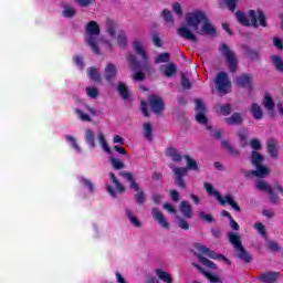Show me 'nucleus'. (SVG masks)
Segmentation results:
<instances>
[{"instance_id": "4c0bfd02", "label": "nucleus", "mask_w": 283, "mask_h": 283, "mask_svg": "<svg viewBox=\"0 0 283 283\" xmlns=\"http://www.w3.org/2000/svg\"><path fill=\"white\" fill-rule=\"evenodd\" d=\"M238 136H239V138H240V143H241L242 147H247L248 140H249V130H247V129H241V130L238 133Z\"/></svg>"}, {"instance_id": "0e129e2a", "label": "nucleus", "mask_w": 283, "mask_h": 283, "mask_svg": "<svg viewBox=\"0 0 283 283\" xmlns=\"http://www.w3.org/2000/svg\"><path fill=\"white\" fill-rule=\"evenodd\" d=\"M164 209H166L168 213H176V208L171 203H164Z\"/></svg>"}, {"instance_id": "4d7b16f0", "label": "nucleus", "mask_w": 283, "mask_h": 283, "mask_svg": "<svg viewBox=\"0 0 283 283\" xmlns=\"http://www.w3.org/2000/svg\"><path fill=\"white\" fill-rule=\"evenodd\" d=\"M238 1L239 0H226V6L229 8V10H231V12H233L238 6Z\"/></svg>"}, {"instance_id": "79ce46f5", "label": "nucleus", "mask_w": 283, "mask_h": 283, "mask_svg": "<svg viewBox=\"0 0 283 283\" xmlns=\"http://www.w3.org/2000/svg\"><path fill=\"white\" fill-rule=\"evenodd\" d=\"M144 135L147 140H151V132H154V128L151 127V124L144 123L143 124Z\"/></svg>"}, {"instance_id": "f03ea898", "label": "nucleus", "mask_w": 283, "mask_h": 283, "mask_svg": "<svg viewBox=\"0 0 283 283\" xmlns=\"http://www.w3.org/2000/svg\"><path fill=\"white\" fill-rule=\"evenodd\" d=\"M177 34L181 39L197 43L198 36L196 34L216 36V27L211 24L205 11L195 10L186 13L185 22L177 29Z\"/></svg>"}, {"instance_id": "5fc2aeb1", "label": "nucleus", "mask_w": 283, "mask_h": 283, "mask_svg": "<svg viewBox=\"0 0 283 283\" xmlns=\"http://www.w3.org/2000/svg\"><path fill=\"white\" fill-rule=\"evenodd\" d=\"M206 277L209 280V282L211 283H222V279H220L219 276H216L213 274H211L210 272L206 273Z\"/></svg>"}, {"instance_id": "58836bf2", "label": "nucleus", "mask_w": 283, "mask_h": 283, "mask_svg": "<svg viewBox=\"0 0 283 283\" xmlns=\"http://www.w3.org/2000/svg\"><path fill=\"white\" fill-rule=\"evenodd\" d=\"M88 72V77L92 78V81H101V74L98 73L99 72V69H96V67H90L87 70Z\"/></svg>"}, {"instance_id": "6ab92c4d", "label": "nucleus", "mask_w": 283, "mask_h": 283, "mask_svg": "<svg viewBox=\"0 0 283 283\" xmlns=\"http://www.w3.org/2000/svg\"><path fill=\"white\" fill-rule=\"evenodd\" d=\"M180 212L182 213L184 218H187L188 220L193 218V208H191V203H189V201L180 202Z\"/></svg>"}, {"instance_id": "37998d69", "label": "nucleus", "mask_w": 283, "mask_h": 283, "mask_svg": "<svg viewBox=\"0 0 283 283\" xmlns=\"http://www.w3.org/2000/svg\"><path fill=\"white\" fill-rule=\"evenodd\" d=\"M86 95L90 98H96V96H98V88L94 87V86H88L85 88Z\"/></svg>"}, {"instance_id": "e2e57ef3", "label": "nucleus", "mask_w": 283, "mask_h": 283, "mask_svg": "<svg viewBox=\"0 0 283 283\" xmlns=\"http://www.w3.org/2000/svg\"><path fill=\"white\" fill-rule=\"evenodd\" d=\"M175 185H177V187L180 189H185L187 187V184H185V178H177Z\"/></svg>"}, {"instance_id": "f8f14e48", "label": "nucleus", "mask_w": 283, "mask_h": 283, "mask_svg": "<svg viewBox=\"0 0 283 283\" xmlns=\"http://www.w3.org/2000/svg\"><path fill=\"white\" fill-rule=\"evenodd\" d=\"M256 189H259V191H265L266 193H269L270 202H272V205H277V202H280V197H277V195H275L272 187L269 186V184H266V181L259 179L256 181Z\"/></svg>"}, {"instance_id": "2f4dec72", "label": "nucleus", "mask_w": 283, "mask_h": 283, "mask_svg": "<svg viewBox=\"0 0 283 283\" xmlns=\"http://www.w3.org/2000/svg\"><path fill=\"white\" fill-rule=\"evenodd\" d=\"M237 85L239 87H249L251 85V76L243 74L237 78Z\"/></svg>"}, {"instance_id": "aec40b11", "label": "nucleus", "mask_w": 283, "mask_h": 283, "mask_svg": "<svg viewBox=\"0 0 283 283\" xmlns=\"http://www.w3.org/2000/svg\"><path fill=\"white\" fill-rule=\"evenodd\" d=\"M116 74H118L116 65L107 63L104 69V78H106V81H112V78H116Z\"/></svg>"}, {"instance_id": "1a4fd4ad", "label": "nucleus", "mask_w": 283, "mask_h": 283, "mask_svg": "<svg viewBox=\"0 0 283 283\" xmlns=\"http://www.w3.org/2000/svg\"><path fill=\"white\" fill-rule=\"evenodd\" d=\"M216 86L220 94H227V92H230L231 81H229V75L224 72L219 73L216 78Z\"/></svg>"}, {"instance_id": "9d476101", "label": "nucleus", "mask_w": 283, "mask_h": 283, "mask_svg": "<svg viewBox=\"0 0 283 283\" xmlns=\"http://www.w3.org/2000/svg\"><path fill=\"white\" fill-rule=\"evenodd\" d=\"M75 114L83 123H92V116H96L98 111L90 106H84L82 108H75Z\"/></svg>"}, {"instance_id": "6e6d98bb", "label": "nucleus", "mask_w": 283, "mask_h": 283, "mask_svg": "<svg viewBox=\"0 0 283 283\" xmlns=\"http://www.w3.org/2000/svg\"><path fill=\"white\" fill-rule=\"evenodd\" d=\"M199 218H200V220H203L205 222H209V223L213 222V216L207 214L203 211L199 212Z\"/></svg>"}, {"instance_id": "dca6fc26", "label": "nucleus", "mask_w": 283, "mask_h": 283, "mask_svg": "<svg viewBox=\"0 0 283 283\" xmlns=\"http://www.w3.org/2000/svg\"><path fill=\"white\" fill-rule=\"evenodd\" d=\"M150 108L151 112H154L155 114H160V112H163V109L165 108V105L163 104V98L153 95L150 97Z\"/></svg>"}, {"instance_id": "2eb2a0df", "label": "nucleus", "mask_w": 283, "mask_h": 283, "mask_svg": "<svg viewBox=\"0 0 283 283\" xmlns=\"http://www.w3.org/2000/svg\"><path fill=\"white\" fill-rule=\"evenodd\" d=\"M154 220H156V222H158V224H160V227L163 229H171V227L169 226V221H167V219L165 218V214H163V212L160 210H158V208H153L150 211Z\"/></svg>"}, {"instance_id": "864d4df0", "label": "nucleus", "mask_w": 283, "mask_h": 283, "mask_svg": "<svg viewBox=\"0 0 283 283\" xmlns=\"http://www.w3.org/2000/svg\"><path fill=\"white\" fill-rule=\"evenodd\" d=\"M268 249L269 251L276 253V251H280V245L275 241H268Z\"/></svg>"}, {"instance_id": "052dcab7", "label": "nucleus", "mask_w": 283, "mask_h": 283, "mask_svg": "<svg viewBox=\"0 0 283 283\" xmlns=\"http://www.w3.org/2000/svg\"><path fill=\"white\" fill-rule=\"evenodd\" d=\"M153 42H154V45H156L157 48L163 46V41L160 40V36H158V34L153 35Z\"/></svg>"}, {"instance_id": "6e6552de", "label": "nucleus", "mask_w": 283, "mask_h": 283, "mask_svg": "<svg viewBox=\"0 0 283 283\" xmlns=\"http://www.w3.org/2000/svg\"><path fill=\"white\" fill-rule=\"evenodd\" d=\"M263 106L271 114V116H283V104L279 102L275 106L273 97L271 95H265L263 98Z\"/></svg>"}, {"instance_id": "774afa93", "label": "nucleus", "mask_w": 283, "mask_h": 283, "mask_svg": "<svg viewBox=\"0 0 283 283\" xmlns=\"http://www.w3.org/2000/svg\"><path fill=\"white\" fill-rule=\"evenodd\" d=\"M128 181L130 182V189H134L135 191L140 190V187H138L134 178H128Z\"/></svg>"}, {"instance_id": "a211bd4d", "label": "nucleus", "mask_w": 283, "mask_h": 283, "mask_svg": "<svg viewBox=\"0 0 283 283\" xmlns=\"http://www.w3.org/2000/svg\"><path fill=\"white\" fill-rule=\"evenodd\" d=\"M96 140L105 154H112V148H109V144H107V138H105V134L103 132L97 133Z\"/></svg>"}, {"instance_id": "4be33fe9", "label": "nucleus", "mask_w": 283, "mask_h": 283, "mask_svg": "<svg viewBox=\"0 0 283 283\" xmlns=\"http://www.w3.org/2000/svg\"><path fill=\"white\" fill-rule=\"evenodd\" d=\"M133 50L142 56L145 61H147V53L145 52V46L143 45V41L135 39L133 41Z\"/></svg>"}, {"instance_id": "f257e3e1", "label": "nucleus", "mask_w": 283, "mask_h": 283, "mask_svg": "<svg viewBox=\"0 0 283 283\" xmlns=\"http://www.w3.org/2000/svg\"><path fill=\"white\" fill-rule=\"evenodd\" d=\"M105 32L107 39L98 41V34H101V27L96 21H91L86 24V43L90 45L94 54H101V52H112L118 45L122 50L127 48V32L118 29V23L112 19H107L105 22Z\"/></svg>"}, {"instance_id": "69168bd1", "label": "nucleus", "mask_w": 283, "mask_h": 283, "mask_svg": "<svg viewBox=\"0 0 283 283\" xmlns=\"http://www.w3.org/2000/svg\"><path fill=\"white\" fill-rule=\"evenodd\" d=\"M181 85L182 87H185L186 90H189L191 87V82H189L185 75L181 76Z\"/></svg>"}, {"instance_id": "72a5a7b5", "label": "nucleus", "mask_w": 283, "mask_h": 283, "mask_svg": "<svg viewBox=\"0 0 283 283\" xmlns=\"http://www.w3.org/2000/svg\"><path fill=\"white\" fill-rule=\"evenodd\" d=\"M62 14L66 19H72V17H76V9L70 4H64Z\"/></svg>"}, {"instance_id": "7c9ffc66", "label": "nucleus", "mask_w": 283, "mask_h": 283, "mask_svg": "<svg viewBox=\"0 0 283 283\" xmlns=\"http://www.w3.org/2000/svg\"><path fill=\"white\" fill-rule=\"evenodd\" d=\"M161 74H165L168 78L176 74V65L168 64L160 67Z\"/></svg>"}, {"instance_id": "e433bc0d", "label": "nucleus", "mask_w": 283, "mask_h": 283, "mask_svg": "<svg viewBox=\"0 0 283 283\" xmlns=\"http://www.w3.org/2000/svg\"><path fill=\"white\" fill-rule=\"evenodd\" d=\"M271 63H272V65H274V67H276V70H279V72H283L282 57H280L277 55H273V56H271Z\"/></svg>"}, {"instance_id": "338daca9", "label": "nucleus", "mask_w": 283, "mask_h": 283, "mask_svg": "<svg viewBox=\"0 0 283 283\" xmlns=\"http://www.w3.org/2000/svg\"><path fill=\"white\" fill-rule=\"evenodd\" d=\"M134 81H145V74L143 72H136L133 75Z\"/></svg>"}, {"instance_id": "ea45409f", "label": "nucleus", "mask_w": 283, "mask_h": 283, "mask_svg": "<svg viewBox=\"0 0 283 283\" xmlns=\"http://www.w3.org/2000/svg\"><path fill=\"white\" fill-rule=\"evenodd\" d=\"M118 92L124 101H127V98H129V91L127 90V85L125 83L118 84Z\"/></svg>"}, {"instance_id": "bf43d9fd", "label": "nucleus", "mask_w": 283, "mask_h": 283, "mask_svg": "<svg viewBox=\"0 0 283 283\" xmlns=\"http://www.w3.org/2000/svg\"><path fill=\"white\" fill-rule=\"evenodd\" d=\"M229 220H230V227L232 231H240V224H238V221L233 218Z\"/></svg>"}, {"instance_id": "bb28decb", "label": "nucleus", "mask_w": 283, "mask_h": 283, "mask_svg": "<svg viewBox=\"0 0 283 283\" xmlns=\"http://www.w3.org/2000/svg\"><path fill=\"white\" fill-rule=\"evenodd\" d=\"M155 273L159 277V280H161V282L174 283V277H171V274H169L168 272L157 269V270H155Z\"/></svg>"}, {"instance_id": "9b49d317", "label": "nucleus", "mask_w": 283, "mask_h": 283, "mask_svg": "<svg viewBox=\"0 0 283 283\" xmlns=\"http://www.w3.org/2000/svg\"><path fill=\"white\" fill-rule=\"evenodd\" d=\"M220 52L221 54H223V56H226L230 72H235V70H238V59H235L233 52L229 50V46H227V44L220 45Z\"/></svg>"}, {"instance_id": "c756f323", "label": "nucleus", "mask_w": 283, "mask_h": 283, "mask_svg": "<svg viewBox=\"0 0 283 283\" xmlns=\"http://www.w3.org/2000/svg\"><path fill=\"white\" fill-rule=\"evenodd\" d=\"M216 112L218 114H221V116H229L233 109L231 108V105L229 104H218L216 106Z\"/></svg>"}, {"instance_id": "0eeeda50", "label": "nucleus", "mask_w": 283, "mask_h": 283, "mask_svg": "<svg viewBox=\"0 0 283 283\" xmlns=\"http://www.w3.org/2000/svg\"><path fill=\"white\" fill-rule=\"evenodd\" d=\"M196 106V120L200 125H205L207 129H211V126L209 125V119L207 118V107L205 106V102L201 99L195 101Z\"/></svg>"}, {"instance_id": "b1692460", "label": "nucleus", "mask_w": 283, "mask_h": 283, "mask_svg": "<svg viewBox=\"0 0 283 283\" xmlns=\"http://www.w3.org/2000/svg\"><path fill=\"white\" fill-rule=\"evenodd\" d=\"M65 140L69 143V145L72 147V149H74V151H76V154H81L83 151L76 137H74L72 135H65Z\"/></svg>"}, {"instance_id": "39448f33", "label": "nucleus", "mask_w": 283, "mask_h": 283, "mask_svg": "<svg viewBox=\"0 0 283 283\" xmlns=\"http://www.w3.org/2000/svg\"><path fill=\"white\" fill-rule=\"evenodd\" d=\"M205 189L209 196H214L216 200L219 201L221 207H224V205H227L228 202V205L231 206V208L234 209L237 213H240V211H242V209L240 208V205L235 202V200L233 199V197H231V195H226V198L223 199L222 195H220L218 190H214L213 185L211 184H205Z\"/></svg>"}, {"instance_id": "13d9d810", "label": "nucleus", "mask_w": 283, "mask_h": 283, "mask_svg": "<svg viewBox=\"0 0 283 283\" xmlns=\"http://www.w3.org/2000/svg\"><path fill=\"white\" fill-rule=\"evenodd\" d=\"M273 45L277 48V50H283V42L282 39L279 36L273 38Z\"/></svg>"}, {"instance_id": "09e8293b", "label": "nucleus", "mask_w": 283, "mask_h": 283, "mask_svg": "<svg viewBox=\"0 0 283 283\" xmlns=\"http://www.w3.org/2000/svg\"><path fill=\"white\" fill-rule=\"evenodd\" d=\"M254 229L260 233V235H266V228L262 222H256Z\"/></svg>"}, {"instance_id": "680f3d73", "label": "nucleus", "mask_w": 283, "mask_h": 283, "mask_svg": "<svg viewBox=\"0 0 283 283\" xmlns=\"http://www.w3.org/2000/svg\"><path fill=\"white\" fill-rule=\"evenodd\" d=\"M74 63H75V65H77L78 70H83V67H84L83 57L75 56L74 57Z\"/></svg>"}, {"instance_id": "49530a36", "label": "nucleus", "mask_w": 283, "mask_h": 283, "mask_svg": "<svg viewBox=\"0 0 283 283\" xmlns=\"http://www.w3.org/2000/svg\"><path fill=\"white\" fill-rule=\"evenodd\" d=\"M169 53H161L155 59V63H167L169 61Z\"/></svg>"}, {"instance_id": "c85d7f7f", "label": "nucleus", "mask_w": 283, "mask_h": 283, "mask_svg": "<svg viewBox=\"0 0 283 283\" xmlns=\"http://www.w3.org/2000/svg\"><path fill=\"white\" fill-rule=\"evenodd\" d=\"M184 158L186 160V169H188V171H198V161H196L193 157L186 155Z\"/></svg>"}, {"instance_id": "a878e982", "label": "nucleus", "mask_w": 283, "mask_h": 283, "mask_svg": "<svg viewBox=\"0 0 283 283\" xmlns=\"http://www.w3.org/2000/svg\"><path fill=\"white\" fill-rule=\"evenodd\" d=\"M266 149L270 156H272V158H277V140L270 138L268 140Z\"/></svg>"}, {"instance_id": "3c124183", "label": "nucleus", "mask_w": 283, "mask_h": 283, "mask_svg": "<svg viewBox=\"0 0 283 283\" xmlns=\"http://www.w3.org/2000/svg\"><path fill=\"white\" fill-rule=\"evenodd\" d=\"M250 147L252 149H254V151H258V150L262 149V144L260 143V139H251Z\"/></svg>"}, {"instance_id": "c03bdc74", "label": "nucleus", "mask_w": 283, "mask_h": 283, "mask_svg": "<svg viewBox=\"0 0 283 283\" xmlns=\"http://www.w3.org/2000/svg\"><path fill=\"white\" fill-rule=\"evenodd\" d=\"M161 17L166 23H174V14H171V11L165 9L161 13Z\"/></svg>"}, {"instance_id": "20e7f679", "label": "nucleus", "mask_w": 283, "mask_h": 283, "mask_svg": "<svg viewBox=\"0 0 283 283\" xmlns=\"http://www.w3.org/2000/svg\"><path fill=\"white\" fill-rule=\"evenodd\" d=\"M228 239L230 244H232L235 250L237 258H239V260H242L244 264H251V262L253 261V256H251L249 251H247V249H244V245H242V234L238 232H230L228 234Z\"/></svg>"}, {"instance_id": "f3484780", "label": "nucleus", "mask_w": 283, "mask_h": 283, "mask_svg": "<svg viewBox=\"0 0 283 283\" xmlns=\"http://www.w3.org/2000/svg\"><path fill=\"white\" fill-rule=\"evenodd\" d=\"M224 123L229 126L242 125V123H244V117L241 113H233L230 117L224 119Z\"/></svg>"}, {"instance_id": "5701e85b", "label": "nucleus", "mask_w": 283, "mask_h": 283, "mask_svg": "<svg viewBox=\"0 0 283 283\" xmlns=\"http://www.w3.org/2000/svg\"><path fill=\"white\" fill-rule=\"evenodd\" d=\"M279 275H280V273H277V272L261 273L260 280L264 283H275V282H277Z\"/></svg>"}, {"instance_id": "ddd939ff", "label": "nucleus", "mask_w": 283, "mask_h": 283, "mask_svg": "<svg viewBox=\"0 0 283 283\" xmlns=\"http://www.w3.org/2000/svg\"><path fill=\"white\" fill-rule=\"evenodd\" d=\"M164 154L166 158H169V160L176 163L177 165L182 163V158H185L182 153H180V150L175 146L167 147Z\"/></svg>"}, {"instance_id": "f704fd0d", "label": "nucleus", "mask_w": 283, "mask_h": 283, "mask_svg": "<svg viewBox=\"0 0 283 283\" xmlns=\"http://www.w3.org/2000/svg\"><path fill=\"white\" fill-rule=\"evenodd\" d=\"M197 258H198L199 262L201 264H203L205 266H207L208 269H212L213 271H216V269H218V265H216V263H213L211 260L202 256V254H197Z\"/></svg>"}, {"instance_id": "cd10ccee", "label": "nucleus", "mask_w": 283, "mask_h": 283, "mask_svg": "<svg viewBox=\"0 0 283 283\" xmlns=\"http://www.w3.org/2000/svg\"><path fill=\"white\" fill-rule=\"evenodd\" d=\"M250 112H251L253 118H255L256 120L262 119V116H264V113L262 112V107L256 103H253L251 105Z\"/></svg>"}, {"instance_id": "de8ad7c7", "label": "nucleus", "mask_w": 283, "mask_h": 283, "mask_svg": "<svg viewBox=\"0 0 283 283\" xmlns=\"http://www.w3.org/2000/svg\"><path fill=\"white\" fill-rule=\"evenodd\" d=\"M172 12L177 14V17H182V4L179 2L172 3Z\"/></svg>"}, {"instance_id": "4468645a", "label": "nucleus", "mask_w": 283, "mask_h": 283, "mask_svg": "<svg viewBox=\"0 0 283 283\" xmlns=\"http://www.w3.org/2000/svg\"><path fill=\"white\" fill-rule=\"evenodd\" d=\"M195 249L197 251H199V253H202L203 255H207L208 258H210L211 260H222L224 259L223 254H218L216 253V251L207 248L206 245H203L202 243H196L195 244Z\"/></svg>"}, {"instance_id": "473e14b6", "label": "nucleus", "mask_w": 283, "mask_h": 283, "mask_svg": "<svg viewBox=\"0 0 283 283\" xmlns=\"http://www.w3.org/2000/svg\"><path fill=\"white\" fill-rule=\"evenodd\" d=\"M126 217L128 218V220H129L130 224H133V227H136V229H140V227H142L140 220L134 216L132 210L126 209Z\"/></svg>"}, {"instance_id": "393cba45", "label": "nucleus", "mask_w": 283, "mask_h": 283, "mask_svg": "<svg viewBox=\"0 0 283 283\" xmlns=\"http://www.w3.org/2000/svg\"><path fill=\"white\" fill-rule=\"evenodd\" d=\"M84 140L86 142L88 147H91V149H94V147H96V139L94 137V130H92L90 128L86 129L84 133Z\"/></svg>"}, {"instance_id": "a18cd8bd", "label": "nucleus", "mask_w": 283, "mask_h": 283, "mask_svg": "<svg viewBox=\"0 0 283 283\" xmlns=\"http://www.w3.org/2000/svg\"><path fill=\"white\" fill-rule=\"evenodd\" d=\"M126 61L130 69L136 70V65H138V62L136 61V55H127Z\"/></svg>"}, {"instance_id": "a19ab883", "label": "nucleus", "mask_w": 283, "mask_h": 283, "mask_svg": "<svg viewBox=\"0 0 283 283\" xmlns=\"http://www.w3.org/2000/svg\"><path fill=\"white\" fill-rule=\"evenodd\" d=\"M108 160H109L112 167H114V169H123V168L125 167V164H123V163L120 161V159H117V158L114 157V156H111V157L108 158Z\"/></svg>"}, {"instance_id": "423d86ee", "label": "nucleus", "mask_w": 283, "mask_h": 283, "mask_svg": "<svg viewBox=\"0 0 283 283\" xmlns=\"http://www.w3.org/2000/svg\"><path fill=\"white\" fill-rule=\"evenodd\" d=\"M263 160H264V156L258 153V150H253L251 153V163L256 167V170L252 171L251 176H256V178H260L262 176H269V168L261 166Z\"/></svg>"}, {"instance_id": "603ef678", "label": "nucleus", "mask_w": 283, "mask_h": 283, "mask_svg": "<svg viewBox=\"0 0 283 283\" xmlns=\"http://www.w3.org/2000/svg\"><path fill=\"white\" fill-rule=\"evenodd\" d=\"M113 185H115L117 191L119 193H125V186H123V184H120V181H118V178H113Z\"/></svg>"}, {"instance_id": "c9c22d12", "label": "nucleus", "mask_w": 283, "mask_h": 283, "mask_svg": "<svg viewBox=\"0 0 283 283\" xmlns=\"http://www.w3.org/2000/svg\"><path fill=\"white\" fill-rule=\"evenodd\" d=\"M176 220L179 229H181L182 231H189L190 229L189 221H187L185 218L180 216H177Z\"/></svg>"}, {"instance_id": "412c9836", "label": "nucleus", "mask_w": 283, "mask_h": 283, "mask_svg": "<svg viewBox=\"0 0 283 283\" xmlns=\"http://www.w3.org/2000/svg\"><path fill=\"white\" fill-rule=\"evenodd\" d=\"M169 168L171 169L172 174L177 178H185V176H188L189 174V168L187 166H175L174 164L169 165Z\"/></svg>"}, {"instance_id": "8fccbe9b", "label": "nucleus", "mask_w": 283, "mask_h": 283, "mask_svg": "<svg viewBox=\"0 0 283 283\" xmlns=\"http://www.w3.org/2000/svg\"><path fill=\"white\" fill-rule=\"evenodd\" d=\"M135 201L137 205H145V192L138 191L135 195Z\"/></svg>"}, {"instance_id": "7ed1b4c3", "label": "nucleus", "mask_w": 283, "mask_h": 283, "mask_svg": "<svg viewBox=\"0 0 283 283\" xmlns=\"http://www.w3.org/2000/svg\"><path fill=\"white\" fill-rule=\"evenodd\" d=\"M237 20L241 25H252V28H266V17L262 10H250L248 13L244 12H237L235 13Z\"/></svg>"}]
</instances>
